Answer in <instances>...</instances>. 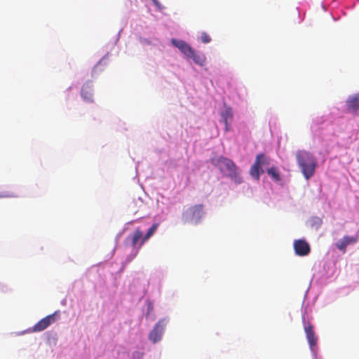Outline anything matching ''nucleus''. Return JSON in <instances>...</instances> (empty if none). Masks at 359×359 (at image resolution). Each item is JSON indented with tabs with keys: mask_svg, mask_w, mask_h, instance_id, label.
<instances>
[{
	"mask_svg": "<svg viewBox=\"0 0 359 359\" xmlns=\"http://www.w3.org/2000/svg\"><path fill=\"white\" fill-rule=\"evenodd\" d=\"M296 159L304 177L309 180L315 172L317 163L314 156L306 150H299L296 153Z\"/></svg>",
	"mask_w": 359,
	"mask_h": 359,
	"instance_id": "nucleus-1",
	"label": "nucleus"
},
{
	"mask_svg": "<svg viewBox=\"0 0 359 359\" xmlns=\"http://www.w3.org/2000/svg\"><path fill=\"white\" fill-rule=\"evenodd\" d=\"M211 163L219 168L224 172H227L229 177L236 183L241 184L242 178L238 172V168L236 164L229 158L224 156H219L212 158Z\"/></svg>",
	"mask_w": 359,
	"mask_h": 359,
	"instance_id": "nucleus-2",
	"label": "nucleus"
},
{
	"mask_svg": "<svg viewBox=\"0 0 359 359\" xmlns=\"http://www.w3.org/2000/svg\"><path fill=\"white\" fill-rule=\"evenodd\" d=\"M270 164V159L264 154H259L257 155L253 165L250 169V174L254 179L259 180L260 174L264 172L262 168L263 165H269Z\"/></svg>",
	"mask_w": 359,
	"mask_h": 359,
	"instance_id": "nucleus-3",
	"label": "nucleus"
},
{
	"mask_svg": "<svg viewBox=\"0 0 359 359\" xmlns=\"http://www.w3.org/2000/svg\"><path fill=\"white\" fill-rule=\"evenodd\" d=\"M203 215V205H196L190 207L183 213V217L187 222L198 223Z\"/></svg>",
	"mask_w": 359,
	"mask_h": 359,
	"instance_id": "nucleus-4",
	"label": "nucleus"
},
{
	"mask_svg": "<svg viewBox=\"0 0 359 359\" xmlns=\"http://www.w3.org/2000/svg\"><path fill=\"white\" fill-rule=\"evenodd\" d=\"M165 326V320H160L154 327L149 334V339L153 342L156 343L161 339L162 334Z\"/></svg>",
	"mask_w": 359,
	"mask_h": 359,
	"instance_id": "nucleus-5",
	"label": "nucleus"
},
{
	"mask_svg": "<svg viewBox=\"0 0 359 359\" xmlns=\"http://www.w3.org/2000/svg\"><path fill=\"white\" fill-rule=\"evenodd\" d=\"M295 254L300 257L306 256L311 251L309 243L304 239H298L294 241Z\"/></svg>",
	"mask_w": 359,
	"mask_h": 359,
	"instance_id": "nucleus-6",
	"label": "nucleus"
},
{
	"mask_svg": "<svg viewBox=\"0 0 359 359\" xmlns=\"http://www.w3.org/2000/svg\"><path fill=\"white\" fill-rule=\"evenodd\" d=\"M55 321V313L48 315L39 320L32 328V332H39L46 329L50 325Z\"/></svg>",
	"mask_w": 359,
	"mask_h": 359,
	"instance_id": "nucleus-7",
	"label": "nucleus"
},
{
	"mask_svg": "<svg viewBox=\"0 0 359 359\" xmlns=\"http://www.w3.org/2000/svg\"><path fill=\"white\" fill-rule=\"evenodd\" d=\"M303 323L306 339L311 348H313V347H314L317 343V337L315 335L313 327L309 322L305 321L304 317H303Z\"/></svg>",
	"mask_w": 359,
	"mask_h": 359,
	"instance_id": "nucleus-8",
	"label": "nucleus"
},
{
	"mask_svg": "<svg viewBox=\"0 0 359 359\" xmlns=\"http://www.w3.org/2000/svg\"><path fill=\"white\" fill-rule=\"evenodd\" d=\"M347 110L355 114L359 113V93L349 96L346 100Z\"/></svg>",
	"mask_w": 359,
	"mask_h": 359,
	"instance_id": "nucleus-9",
	"label": "nucleus"
},
{
	"mask_svg": "<svg viewBox=\"0 0 359 359\" xmlns=\"http://www.w3.org/2000/svg\"><path fill=\"white\" fill-rule=\"evenodd\" d=\"M171 43L187 57L192 53L193 48L184 41L172 39Z\"/></svg>",
	"mask_w": 359,
	"mask_h": 359,
	"instance_id": "nucleus-10",
	"label": "nucleus"
},
{
	"mask_svg": "<svg viewBox=\"0 0 359 359\" xmlns=\"http://www.w3.org/2000/svg\"><path fill=\"white\" fill-rule=\"evenodd\" d=\"M357 236H345L337 243L336 246L340 251L345 252L347 245L354 244L357 243Z\"/></svg>",
	"mask_w": 359,
	"mask_h": 359,
	"instance_id": "nucleus-11",
	"label": "nucleus"
},
{
	"mask_svg": "<svg viewBox=\"0 0 359 359\" xmlns=\"http://www.w3.org/2000/svg\"><path fill=\"white\" fill-rule=\"evenodd\" d=\"M81 96L84 100L93 102L92 85L90 82H87L82 86Z\"/></svg>",
	"mask_w": 359,
	"mask_h": 359,
	"instance_id": "nucleus-12",
	"label": "nucleus"
},
{
	"mask_svg": "<svg viewBox=\"0 0 359 359\" xmlns=\"http://www.w3.org/2000/svg\"><path fill=\"white\" fill-rule=\"evenodd\" d=\"M221 116L225 125V130L228 131L229 130V121H231L233 118V113L231 109L229 107H226L225 109L221 113Z\"/></svg>",
	"mask_w": 359,
	"mask_h": 359,
	"instance_id": "nucleus-13",
	"label": "nucleus"
},
{
	"mask_svg": "<svg viewBox=\"0 0 359 359\" xmlns=\"http://www.w3.org/2000/svg\"><path fill=\"white\" fill-rule=\"evenodd\" d=\"M142 232L140 229H137L134 233L127 237V240L130 241L131 245L135 247L137 242L143 238Z\"/></svg>",
	"mask_w": 359,
	"mask_h": 359,
	"instance_id": "nucleus-14",
	"label": "nucleus"
},
{
	"mask_svg": "<svg viewBox=\"0 0 359 359\" xmlns=\"http://www.w3.org/2000/svg\"><path fill=\"white\" fill-rule=\"evenodd\" d=\"M189 58H191L194 62L201 66L203 65L205 62V57L203 54L196 53L193 49L192 53L188 56Z\"/></svg>",
	"mask_w": 359,
	"mask_h": 359,
	"instance_id": "nucleus-15",
	"label": "nucleus"
},
{
	"mask_svg": "<svg viewBox=\"0 0 359 359\" xmlns=\"http://www.w3.org/2000/svg\"><path fill=\"white\" fill-rule=\"evenodd\" d=\"M268 175L276 182L280 181V175L276 167H271L267 170Z\"/></svg>",
	"mask_w": 359,
	"mask_h": 359,
	"instance_id": "nucleus-16",
	"label": "nucleus"
},
{
	"mask_svg": "<svg viewBox=\"0 0 359 359\" xmlns=\"http://www.w3.org/2000/svg\"><path fill=\"white\" fill-rule=\"evenodd\" d=\"M158 224H154L150 229L148 230L146 235L142 238V240L140 243V245H142L156 231L158 228Z\"/></svg>",
	"mask_w": 359,
	"mask_h": 359,
	"instance_id": "nucleus-17",
	"label": "nucleus"
},
{
	"mask_svg": "<svg viewBox=\"0 0 359 359\" xmlns=\"http://www.w3.org/2000/svg\"><path fill=\"white\" fill-rule=\"evenodd\" d=\"M201 41L204 43H208L211 41V37L206 32H202L201 36Z\"/></svg>",
	"mask_w": 359,
	"mask_h": 359,
	"instance_id": "nucleus-18",
	"label": "nucleus"
},
{
	"mask_svg": "<svg viewBox=\"0 0 359 359\" xmlns=\"http://www.w3.org/2000/svg\"><path fill=\"white\" fill-rule=\"evenodd\" d=\"M152 311H153V304H152L151 302H149V303L148 304V312H147V316H148V315H149V313L150 312H151Z\"/></svg>",
	"mask_w": 359,
	"mask_h": 359,
	"instance_id": "nucleus-19",
	"label": "nucleus"
},
{
	"mask_svg": "<svg viewBox=\"0 0 359 359\" xmlns=\"http://www.w3.org/2000/svg\"><path fill=\"white\" fill-rule=\"evenodd\" d=\"M153 4L158 8H161V4L158 0H151Z\"/></svg>",
	"mask_w": 359,
	"mask_h": 359,
	"instance_id": "nucleus-20",
	"label": "nucleus"
}]
</instances>
